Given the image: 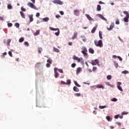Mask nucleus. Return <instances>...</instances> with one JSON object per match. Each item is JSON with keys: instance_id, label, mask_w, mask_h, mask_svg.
<instances>
[{"instance_id": "f257e3e1", "label": "nucleus", "mask_w": 129, "mask_h": 129, "mask_svg": "<svg viewBox=\"0 0 129 129\" xmlns=\"http://www.w3.org/2000/svg\"><path fill=\"white\" fill-rule=\"evenodd\" d=\"M94 44L97 47H100V48L103 46V44L102 43V40H100L98 41L95 40Z\"/></svg>"}, {"instance_id": "f03ea898", "label": "nucleus", "mask_w": 129, "mask_h": 129, "mask_svg": "<svg viewBox=\"0 0 129 129\" xmlns=\"http://www.w3.org/2000/svg\"><path fill=\"white\" fill-rule=\"evenodd\" d=\"M50 30L51 31H57V32H55L54 34L57 36H59L60 35V30H59V28H54L53 27H49Z\"/></svg>"}, {"instance_id": "7ed1b4c3", "label": "nucleus", "mask_w": 129, "mask_h": 129, "mask_svg": "<svg viewBox=\"0 0 129 129\" xmlns=\"http://www.w3.org/2000/svg\"><path fill=\"white\" fill-rule=\"evenodd\" d=\"M57 70H58V69L57 68H55L54 69V77L55 78H58L59 76V74L58 72H57Z\"/></svg>"}, {"instance_id": "20e7f679", "label": "nucleus", "mask_w": 129, "mask_h": 129, "mask_svg": "<svg viewBox=\"0 0 129 129\" xmlns=\"http://www.w3.org/2000/svg\"><path fill=\"white\" fill-rule=\"evenodd\" d=\"M91 63L92 65L95 66V65H96V64H98L99 63V60L97 59H96L95 60H91Z\"/></svg>"}, {"instance_id": "39448f33", "label": "nucleus", "mask_w": 129, "mask_h": 129, "mask_svg": "<svg viewBox=\"0 0 129 129\" xmlns=\"http://www.w3.org/2000/svg\"><path fill=\"white\" fill-rule=\"evenodd\" d=\"M52 3L53 4H57V5H63V2L60 0H53Z\"/></svg>"}, {"instance_id": "423d86ee", "label": "nucleus", "mask_w": 129, "mask_h": 129, "mask_svg": "<svg viewBox=\"0 0 129 129\" xmlns=\"http://www.w3.org/2000/svg\"><path fill=\"white\" fill-rule=\"evenodd\" d=\"M27 6L30 8H31V9H35V5H34V4L31 2H28L27 3Z\"/></svg>"}, {"instance_id": "0eeeda50", "label": "nucleus", "mask_w": 129, "mask_h": 129, "mask_svg": "<svg viewBox=\"0 0 129 129\" xmlns=\"http://www.w3.org/2000/svg\"><path fill=\"white\" fill-rule=\"evenodd\" d=\"M82 71V68H81V67L78 68L76 71L77 75H78V74H79V73H80Z\"/></svg>"}, {"instance_id": "6e6552de", "label": "nucleus", "mask_w": 129, "mask_h": 129, "mask_svg": "<svg viewBox=\"0 0 129 129\" xmlns=\"http://www.w3.org/2000/svg\"><path fill=\"white\" fill-rule=\"evenodd\" d=\"M114 27V23H112L110 25V27L107 28V29L108 31H111V30H112V29H113Z\"/></svg>"}, {"instance_id": "1a4fd4ad", "label": "nucleus", "mask_w": 129, "mask_h": 129, "mask_svg": "<svg viewBox=\"0 0 129 129\" xmlns=\"http://www.w3.org/2000/svg\"><path fill=\"white\" fill-rule=\"evenodd\" d=\"M28 17L29 19V21L30 22V23H32V22H33V21H34V18H33V15H28Z\"/></svg>"}, {"instance_id": "9d476101", "label": "nucleus", "mask_w": 129, "mask_h": 129, "mask_svg": "<svg viewBox=\"0 0 129 129\" xmlns=\"http://www.w3.org/2000/svg\"><path fill=\"white\" fill-rule=\"evenodd\" d=\"M77 62H79L81 63H84V61L83 60V58L81 57V58H79L78 57V59H77Z\"/></svg>"}, {"instance_id": "9b49d317", "label": "nucleus", "mask_w": 129, "mask_h": 129, "mask_svg": "<svg viewBox=\"0 0 129 129\" xmlns=\"http://www.w3.org/2000/svg\"><path fill=\"white\" fill-rule=\"evenodd\" d=\"M82 54H83L84 57L86 58H88V54L87 53V51H81Z\"/></svg>"}, {"instance_id": "f8f14e48", "label": "nucleus", "mask_w": 129, "mask_h": 129, "mask_svg": "<svg viewBox=\"0 0 129 129\" xmlns=\"http://www.w3.org/2000/svg\"><path fill=\"white\" fill-rule=\"evenodd\" d=\"M98 16L99 17V18H100V19H101L102 20H103V21H106V18H104V17H103V15L101 14H98Z\"/></svg>"}, {"instance_id": "ddd939ff", "label": "nucleus", "mask_w": 129, "mask_h": 129, "mask_svg": "<svg viewBox=\"0 0 129 129\" xmlns=\"http://www.w3.org/2000/svg\"><path fill=\"white\" fill-rule=\"evenodd\" d=\"M78 33L77 32H74V36L72 37V40H74L77 38Z\"/></svg>"}, {"instance_id": "4468645a", "label": "nucleus", "mask_w": 129, "mask_h": 129, "mask_svg": "<svg viewBox=\"0 0 129 129\" xmlns=\"http://www.w3.org/2000/svg\"><path fill=\"white\" fill-rule=\"evenodd\" d=\"M96 29H97V26H96L95 27H94L92 30H91L92 34H94L95 33V31H96Z\"/></svg>"}, {"instance_id": "2eb2a0df", "label": "nucleus", "mask_w": 129, "mask_h": 129, "mask_svg": "<svg viewBox=\"0 0 129 129\" xmlns=\"http://www.w3.org/2000/svg\"><path fill=\"white\" fill-rule=\"evenodd\" d=\"M118 117L119 118L121 119L123 117V116H120V115H119V114L116 115L114 116V118H115L116 119H117V118H118Z\"/></svg>"}, {"instance_id": "dca6fc26", "label": "nucleus", "mask_w": 129, "mask_h": 129, "mask_svg": "<svg viewBox=\"0 0 129 129\" xmlns=\"http://www.w3.org/2000/svg\"><path fill=\"white\" fill-rule=\"evenodd\" d=\"M74 14L75 16H78L79 15V11L75 10L74 11Z\"/></svg>"}, {"instance_id": "f3484780", "label": "nucleus", "mask_w": 129, "mask_h": 129, "mask_svg": "<svg viewBox=\"0 0 129 129\" xmlns=\"http://www.w3.org/2000/svg\"><path fill=\"white\" fill-rule=\"evenodd\" d=\"M86 17L87 18V19L89 20V21H92L93 19L90 17V16L88 14H86Z\"/></svg>"}, {"instance_id": "a211bd4d", "label": "nucleus", "mask_w": 129, "mask_h": 129, "mask_svg": "<svg viewBox=\"0 0 129 129\" xmlns=\"http://www.w3.org/2000/svg\"><path fill=\"white\" fill-rule=\"evenodd\" d=\"M73 90L74 91H75L76 92H79V88H77V87H73Z\"/></svg>"}, {"instance_id": "6ab92c4d", "label": "nucleus", "mask_w": 129, "mask_h": 129, "mask_svg": "<svg viewBox=\"0 0 129 129\" xmlns=\"http://www.w3.org/2000/svg\"><path fill=\"white\" fill-rule=\"evenodd\" d=\"M89 52L91 54H94V50L92 48H90L89 49Z\"/></svg>"}, {"instance_id": "aec40b11", "label": "nucleus", "mask_w": 129, "mask_h": 129, "mask_svg": "<svg viewBox=\"0 0 129 129\" xmlns=\"http://www.w3.org/2000/svg\"><path fill=\"white\" fill-rule=\"evenodd\" d=\"M105 83L106 85H107V86H110V87H112V88L114 87V86L113 85L110 84V83L109 82H106Z\"/></svg>"}, {"instance_id": "412c9836", "label": "nucleus", "mask_w": 129, "mask_h": 129, "mask_svg": "<svg viewBox=\"0 0 129 129\" xmlns=\"http://www.w3.org/2000/svg\"><path fill=\"white\" fill-rule=\"evenodd\" d=\"M97 11L98 12H100L101 11V6L99 5H98L97 6Z\"/></svg>"}, {"instance_id": "4be33fe9", "label": "nucleus", "mask_w": 129, "mask_h": 129, "mask_svg": "<svg viewBox=\"0 0 129 129\" xmlns=\"http://www.w3.org/2000/svg\"><path fill=\"white\" fill-rule=\"evenodd\" d=\"M128 19H129V17H125L123 18V21H124V22L125 23H128V21H129Z\"/></svg>"}, {"instance_id": "5701e85b", "label": "nucleus", "mask_w": 129, "mask_h": 129, "mask_svg": "<svg viewBox=\"0 0 129 129\" xmlns=\"http://www.w3.org/2000/svg\"><path fill=\"white\" fill-rule=\"evenodd\" d=\"M97 88H102V89H104V87L102 85H98L96 86Z\"/></svg>"}, {"instance_id": "b1692460", "label": "nucleus", "mask_w": 129, "mask_h": 129, "mask_svg": "<svg viewBox=\"0 0 129 129\" xmlns=\"http://www.w3.org/2000/svg\"><path fill=\"white\" fill-rule=\"evenodd\" d=\"M123 13L125 15V17H127L129 18V14L128 12H127V11H123Z\"/></svg>"}, {"instance_id": "393cba45", "label": "nucleus", "mask_w": 129, "mask_h": 129, "mask_svg": "<svg viewBox=\"0 0 129 129\" xmlns=\"http://www.w3.org/2000/svg\"><path fill=\"white\" fill-rule=\"evenodd\" d=\"M20 14L23 19H26V17H25V14H24L23 12L20 11Z\"/></svg>"}, {"instance_id": "a878e982", "label": "nucleus", "mask_w": 129, "mask_h": 129, "mask_svg": "<svg viewBox=\"0 0 129 129\" xmlns=\"http://www.w3.org/2000/svg\"><path fill=\"white\" fill-rule=\"evenodd\" d=\"M47 62L49 64H52V62H53V60H52V59H51V58H49L47 60Z\"/></svg>"}, {"instance_id": "bb28decb", "label": "nucleus", "mask_w": 129, "mask_h": 129, "mask_svg": "<svg viewBox=\"0 0 129 129\" xmlns=\"http://www.w3.org/2000/svg\"><path fill=\"white\" fill-rule=\"evenodd\" d=\"M99 36L100 39H102V32L99 31Z\"/></svg>"}, {"instance_id": "cd10ccee", "label": "nucleus", "mask_w": 129, "mask_h": 129, "mask_svg": "<svg viewBox=\"0 0 129 129\" xmlns=\"http://www.w3.org/2000/svg\"><path fill=\"white\" fill-rule=\"evenodd\" d=\"M7 8L8 10H12L13 9V6H12V4H8Z\"/></svg>"}, {"instance_id": "c85d7f7f", "label": "nucleus", "mask_w": 129, "mask_h": 129, "mask_svg": "<svg viewBox=\"0 0 129 129\" xmlns=\"http://www.w3.org/2000/svg\"><path fill=\"white\" fill-rule=\"evenodd\" d=\"M82 52H88L87 48L86 47H83L82 48Z\"/></svg>"}, {"instance_id": "c756f323", "label": "nucleus", "mask_w": 129, "mask_h": 129, "mask_svg": "<svg viewBox=\"0 0 129 129\" xmlns=\"http://www.w3.org/2000/svg\"><path fill=\"white\" fill-rule=\"evenodd\" d=\"M38 35H40V30H38L34 33V36H38Z\"/></svg>"}, {"instance_id": "7c9ffc66", "label": "nucleus", "mask_w": 129, "mask_h": 129, "mask_svg": "<svg viewBox=\"0 0 129 129\" xmlns=\"http://www.w3.org/2000/svg\"><path fill=\"white\" fill-rule=\"evenodd\" d=\"M49 19L48 17H45L44 18H43L42 20L43 22H48L49 21Z\"/></svg>"}, {"instance_id": "2f4dec72", "label": "nucleus", "mask_w": 129, "mask_h": 129, "mask_svg": "<svg viewBox=\"0 0 129 129\" xmlns=\"http://www.w3.org/2000/svg\"><path fill=\"white\" fill-rule=\"evenodd\" d=\"M25 38L24 37H21L19 39V43H23V41H24Z\"/></svg>"}, {"instance_id": "473e14b6", "label": "nucleus", "mask_w": 129, "mask_h": 129, "mask_svg": "<svg viewBox=\"0 0 129 129\" xmlns=\"http://www.w3.org/2000/svg\"><path fill=\"white\" fill-rule=\"evenodd\" d=\"M53 51L57 53H59V52H60V50L58 48L55 47H53Z\"/></svg>"}, {"instance_id": "72a5a7b5", "label": "nucleus", "mask_w": 129, "mask_h": 129, "mask_svg": "<svg viewBox=\"0 0 129 129\" xmlns=\"http://www.w3.org/2000/svg\"><path fill=\"white\" fill-rule=\"evenodd\" d=\"M114 66L115 68H117L118 67V63L116 61H114Z\"/></svg>"}, {"instance_id": "f704fd0d", "label": "nucleus", "mask_w": 129, "mask_h": 129, "mask_svg": "<svg viewBox=\"0 0 129 129\" xmlns=\"http://www.w3.org/2000/svg\"><path fill=\"white\" fill-rule=\"evenodd\" d=\"M67 85H70L71 84V81L70 80H68L67 83H66Z\"/></svg>"}, {"instance_id": "c9c22d12", "label": "nucleus", "mask_w": 129, "mask_h": 129, "mask_svg": "<svg viewBox=\"0 0 129 129\" xmlns=\"http://www.w3.org/2000/svg\"><path fill=\"white\" fill-rule=\"evenodd\" d=\"M42 51H43V49L41 47H38V53L41 54L42 53Z\"/></svg>"}, {"instance_id": "e433bc0d", "label": "nucleus", "mask_w": 129, "mask_h": 129, "mask_svg": "<svg viewBox=\"0 0 129 129\" xmlns=\"http://www.w3.org/2000/svg\"><path fill=\"white\" fill-rule=\"evenodd\" d=\"M75 96L79 97V96H81V94L80 93H77L75 94Z\"/></svg>"}, {"instance_id": "4c0bfd02", "label": "nucleus", "mask_w": 129, "mask_h": 129, "mask_svg": "<svg viewBox=\"0 0 129 129\" xmlns=\"http://www.w3.org/2000/svg\"><path fill=\"white\" fill-rule=\"evenodd\" d=\"M15 26L16 27H17L18 28H20V24L19 23H15Z\"/></svg>"}, {"instance_id": "58836bf2", "label": "nucleus", "mask_w": 129, "mask_h": 129, "mask_svg": "<svg viewBox=\"0 0 129 129\" xmlns=\"http://www.w3.org/2000/svg\"><path fill=\"white\" fill-rule=\"evenodd\" d=\"M122 74H128L129 73L128 71H123L121 72Z\"/></svg>"}, {"instance_id": "ea45409f", "label": "nucleus", "mask_w": 129, "mask_h": 129, "mask_svg": "<svg viewBox=\"0 0 129 129\" xmlns=\"http://www.w3.org/2000/svg\"><path fill=\"white\" fill-rule=\"evenodd\" d=\"M75 85L76 86H77L78 87H81V86H80V85H79L78 83H77V82H74Z\"/></svg>"}, {"instance_id": "a19ab883", "label": "nucleus", "mask_w": 129, "mask_h": 129, "mask_svg": "<svg viewBox=\"0 0 129 129\" xmlns=\"http://www.w3.org/2000/svg\"><path fill=\"white\" fill-rule=\"evenodd\" d=\"M106 118L108 121H111L110 117L109 116H106Z\"/></svg>"}, {"instance_id": "79ce46f5", "label": "nucleus", "mask_w": 129, "mask_h": 129, "mask_svg": "<svg viewBox=\"0 0 129 129\" xmlns=\"http://www.w3.org/2000/svg\"><path fill=\"white\" fill-rule=\"evenodd\" d=\"M117 87L118 89H119V90H120V91H122V88H121V87L120 86H117Z\"/></svg>"}, {"instance_id": "37998d69", "label": "nucleus", "mask_w": 129, "mask_h": 129, "mask_svg": "<svg viewBox=\"0 0 129 129\" xmlns=\"http://www.w3.org/2000/svg\"><path fill=\"white\" fill-rule=\"evenodd\" d=\"M105 107H106V106H99V108H100V109H103V108H105Z\"/></svg>"}, {"instance_id": "c03bdc74", "label": "nucleus", "mask_w": 129, "mask_h": 129, "mask_svg": "<svg viewBox=\"0 0 129 129\" xmlns=\"http://www.w3.org/2000/svg\"><path fill=\"white\" fill-rule=\"evenodd\" d=\"M107 80H111V76L108 75L107 76Z\"/></svg>"}, {"instance_id": "a18cd8bd", "label": "nucleus", "mask_w": 129, "mask_h": 129, "mask_svg": "<svg viewBox=\"0 0 129 129\" xmlns=\"http://www.w3.org/2000/svg\"><path fill=\"white\" fill-rule=\"evenodd\" d=\"M71 67H72V68H75V67H76V63H73L72 64Z\"/></svg>"}, {"instance_id": "49530a36", "label": "nucleus", "mask_w": 129, "mask_h": 129, "mask_svg": "<svg viewBox=\"0 0 129 129\" xmlns=\"http://www.w3.org/2000/svg\"><path fill=\"white\" fill-rule=\"evenodd\" d=\"M73 59V60H77L78 59V57L76 56V55H74Z\"/></svg>"}, {"instance_id": "de8ad7c7", "label": "nucleus", "mask_w": 129, "mask_h": 129, "mask_svg": "<svg viewBox=\"0 0 129 129\" xmlns=\"http://www.w3.org/2000/svg\"><path fill=\"white\" fill-rule=\"evenodd\" d=\"M116 25H119V20L118 19H116L115 21Z\"/></svg>"}, {"instance_id": "09e8293b", "label": "nucleus", "mask_w": 129, "mask_h": 129, "mask_svg": "<svg viewBox=\"0 0 129 129\" xmlns=\"http://www.w3.org/2000/svg\"><path fill=\"white\" fill-rule=\"evenodd\" d=\"M112 101H113L114 102L117 101V99L115 98H113V99H112L111 100Z\"/></svg>"}, {"instance_id": "8fccbe9b", "label": "nucleus", "mask_w": 129, "mask_h": 129, "mask_svg": "<svg viewBox=\"0 0 129 129\" xmlns=\"http://www.w3.org/2000/svg\"><path fill=\"white\" fill-rule=\"evenodd\" d=\"M24 45H25V46H27V47H29V42H27V41H25V42H24Z\"/></svg>"}, {"instance_id": "3c124183", "label": "nucleus", "mask_w": 129, "mask_h": 129, "mask_svg": "<svg viewBox=\"0 0 129 129\" xmlns=\"http://www.w3.org/2000/svg\"><path fill=\"white\" fill-rule=\"evenodd\" d=\"M8 26L9 27V28H11V27H13V23H8Z\"/></svg>"}, {"instance_id": "603ef678", "label": "nucleus", "mask_w": 129, "mask_h": 129, "mask_svg": "<svg viewBox=\"0 0 129 129\" xmlns=\"http://www.w3.org/2000/svg\"><path fill=\"white\" fill-rule=\"evenodd\" d=\"M8 54L10 57H13V54L12 53V51H9Z\"/></svg>"}, {"instance_id": "864d4df0", "label": "nucleus", "mask_w": 129, "mask_h": 129, "mask_svg": "<svg viewBox=\"0 0 129 129\" xmlns=\"http://www.w3.org/2000/svg\"><path fill=\"white\" fill-rule=\"evenodd\" d=\"M21 11H22V12H26V9L24 8V7H22Z\"/></svg>"}, {"instance_id": "5fc2aeb1", "label": "nucleus", "mask_w": 129, "mask_h": 129, "mask_svg": "<svg viewBox=\"0 0 129 129\" xmlns=\"http://www.w3.org/2000/svg\"><path fill=\"white\" fill-rule=\"evenodd\" d=\"M11 43V39H8L7 40V44L8 46H10V43Z\"/></svg>"}, {"instance_id": "6e6d98bb", "label": "nucleus", "mask_w": 129, "mask_h": 129, "mask_svg": "<svg viewBox=\"0 0 129 129\" xmlns=\"http://www.w3.org/2000/svg\"><path fill=\"white\" fill-rule=\"evenodd\" d=\"M58 72H59L60 73H63V70L62 69H58Z\"/></svg>"}, {"instance_id": "4d7b16f0", "label": "nucleus", "mask_w": 129, "mask_h": 129, "mask_svg": "<svg viewBox=\"0 0 129 129\" xmlns=\"http://www.w3.org/2000/svg\"><path fill=\"white\" fill-rule=\"evenodd\" d=\"M117 58H118V59H119V61H122V58H121L120 56H117Z\"/></svg>"}, {"instance_id": "13d9d810", "label": "nucleus", "mask_w": 129, "mask_h": 129, "mask_svg": "<svg viewBox=\"0 0 129 129\" xmlns=\"http://www.w3.org/2000/svg\"><path fill=\"white\" fill-rule=\"evenodd\" d=\"M60 84H62V85H66V82H65L63 81H61L60 82Z\"/></svg>"}, {"instance_id": "bf43d9fd", "label": "nucleus", "mask_w": 129, "mask_h": 129, "mask_svg": "<svg viewBox=\"0 0 129 129\" xmlns=\"http://www.w3.org/2000/svg\"><path fill=\"white\" fill-rule=\"evenodd\" d=\"M46 66L47 68H49V67H50L51 65L50 64V63H46Z\"/></svg>"}, {"instance_id": "052dcab7", "label": "nucleus", "mask_w": 129, "mask_h": 129, "mask_svg": "<svg viewBox=\"0 0 129 129\" xmlns=\"http://www.w3.org/2000/svg\"><path fill=\"white\" fill-rule=\"evenodd\" d=\"M97 70V68H96V67H94L93 68V71H96Z\"/></svg>"}, {"instance_id": "680f3d73", "label": "nucleus", "mask_w": 129, "mask_h": 129, "mask_svg": "<svg viewBox=\"0 0 129 129\" xmlns=\"http://www.w3.org/2000/svg\"><path fill=\"white\" fill-rule=\"evenodd\" d=\"M39 17H40V13H36V18H39Z\"/></svg>"}, {"instance_id": "e2e57ef3", "label": "nucleus", "mask_w": 129, "mask_h": 129, "mask_svg": "<svg viewBox=\"0 0 129 129\" xmlns=\"http://www.w3.org/2000/svg\"><path fill=\"white\" fill-rule=\"evenodd\" d=\"M117 86H120V85H121V82H118L117 83Z\"/></svg>"}, {"instance_id": "0e129e2a", "label": "nucleus", "mask_w": 129, "mask_h": 129, "mask_svg": "<svg viewBox=\"0 0 129 129\" xmlns=\"http://www.w3.org/2000/svg\"><path fill=\"white\" fill-rule=\"evenodd\" d=\"M116 123L118 125H121V122H116Z\"/></svg>"}, {"instance_id": "69168bd1", "label": "nucleus", "mask_w": 129, "mask_h": 129, "mask_svg": "<svg viewBox=\"0 0 129 129\" xmlns=\"http://www.w3.org/2000/svg\"><path fill=\"white\" fill-rule=\"evenodd\" d=\"M61 16L59 15H57L55 16V18H56V19H59V18H60Z\"/></svg>"}, {"instance_id": "338daca9", "label": "nucleus", "mask_w": 129, "mask_h": 129, "mask_svg": "<svg viewBox=\"0 0 129 129\" xmlns=\"http://www.w3.org/2000/svg\"><path fill=\"white\" fill-rule=\"evenodd\" d=\"M7 52H5L4 53H3V55H2V57H5V56L7 55Z\"/></svg>"}, {"instance_id": "774afa93", "label": "nucleus", "mask_w": 129, "mask_h": 129, "mask_svg": "<svg viewBox=\"0 0 129 129\" xmlns=\"http://www.w3.org/2000/svg\"><path fill=\"white\" fill-rule=\"evenodd\" d=\"M59 14L63 16L64 15V12L63 11H60Z\"/></svg>"}]
</instances>
